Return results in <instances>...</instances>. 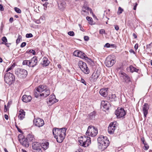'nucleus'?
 I'll list each match as a JSON object with an SVG mask.
<instances>
[{
  "label": "nucleus",
  "mask_w": 152,
  "mask_h": 152,
  "mask_svg": "<svg viewBox=\"0 0 152 152\" xmlns=\"http://www.w3.org/2000/svg\"><path fill=\"white\" fill-rule=\"evenodd\" d=\"M26 52L27 53L30 52L31 53H32V54L33 55L35 54V50H28Z\"/></svg>",
  "instance_id": "nucleus-45"
},
{
  "label": "nucleus",
  "mask_w": 152,
  "mask_h": 152,
  "mask_svg": "<svg viewBox=\"0 0 152 152\" xmlns=\"http://www.w3.org/2000/svg\"><path fill=\"white\" fill-rule=\"evenodd\" d=\"M22 37L21 35H18V37L16 40V42L17 44H18L19 43L20 41L22 40Z\"/></svg>",
  "instance_id": "nucleus-40"
},
{
  "label": "nucleus",
  "mask_w": 152,
  "mask_h": 152,
  "mask_svg": "<svg viewBox=\"0 0 152 152\" xmlns=\"http://www.w3.org/2000/svg\"><path fill=\"white\" fill-rule=\"evenodd\" d=\"M47 88L46 86L43 85H40L36 89L38 93L35 92L34 93L35 97H37L40 96V94H42V92L43 91Z\"/></svg>",
  "instance_id": "nucleus-9"
},
{
  "label": "nucleus",
  "mask_w": 152,
  "mask_h": 152,
  "mask_svg": "<svg viewBox=\"0 0 152 152\" xmlns=\"http://www.w3.org/2000/svg\"><path fill=\"white\" fill-rule=\"evenodd\" d=\"M98 133V130L96 128L93 126H89L86 133V135L91 137H95Z\"/></svg>",
  "instance_id": "nucleus-4"
},
{
  "label": "nucleus",
  "mask_w": 152,
  "mask_h": 152,
  "mask_svg": "<svg viewBox=\"0 0 152 152\" xmlns=\"http://www.w3.org/2000/svg\"><path fill=\"white\" fill-rule=\"evenodd\" d=\"M30 60L28 61L27 60H24L23 62V65H26L29 67L31 66V64H29V61Z\"/></svg>",
  "instance_id": "nucleus-33"
},
{
  "label": "nucleus",
  "mask_w": 152,
  "mask_h": 152,
  "mask_svg": "<svg viewBox=\"0 0 152 152\" xmlns=\"http://www.w3.org/2000/svg\"><path fill=\"white\" fill-rule=\"evenodd\" d=\"M45 15H43L42 16H41L39 20L40 21L41 23H43L45 21Z\"/></svg>",
  "instance_id": "nucleus-37"
},
{
  "label": "nucleus",
  "mask_w": 152,
  "mask_h": 152,
  "mask_svg": "<svg viewBox=\"0 0 152 152\" xmlns=\"http://www.w3.org/2000/svg\"><path fill=\"white\" fill-rule=\"evenodd\" d=\"M149 108L148 104L147 103H145L143 105V107L142 108L143 111L144 113V116L146 117L148 113V110Z\"/></svg>",
  "instance_id": "nucleus-20"
},
{
  "label": "nucleus",
  "mask_w": 152,
  "mask_h": 152,
  "mask_svg": "<svg viewBox=\"0 0 152 152\" xmlns=\"http://www.w3.org/2000/svg\"><path fill=\"white\" fill-rule=\"evenodd\" d=\"M34 125L38 127L42 126L44 124V122L42 119L40 118H35L33 121Z\"/></svg>",
  "instance_id": "nucleus-10"
},
{
  "label": "nucleus",
  "mask_w": 152,
  "mask_h": 152,
  "mask_svg": "<svg viewBox=\"0 0 152 152\" xmlns=\"http://www.w3.org/2000/svg\"><path fill=\"white\" fill-rule=\"evenodd\" d=\"M82 55H81V57H80V58L82 59H84L86 60H87L88 59H89L90 61L91 60V59L88 58V57H87V56L86 55V54H85L83 52H82Z\"/></svg>",
  "instance_id": "nucleus-32"
},
{
  "label": "nucleus",
  "mask_w": 152,
  "mask_h": 152,
  "mask_svg": "<svg viewBox=\"0 0 152 152\" xmlns=\"http://www.w3.org/2000/svg\"><path fill=\"white\" fill-rule=\"evenodd\" d=\"M123 11V9H122L121 7H119L118 8V10L117 12L118 14L119 15H120V14L122 13Z\"/></svg>",
  "instance_id": "nucleus-41"
},
{
  "label": "nucleus",
  "mask_w": 152,
  "mask_h": 152,
  "mask_svg": "<svg viewBox=\"0 0 152 152\" xmlns=\"http://www.w3.org/2000/svg\"><path fill=\"white\" fill-rule=\"evenodd\" d=\"M42 60L43 62L42 64L43 66H46L49 65L50 62L47 58L44 57L43 58Z\"/></svg>",
  "instance_id": "nucleus-25"
},
{
  "label": "nucleus",
  "mask_w": 152,
  "mask_h": 152,
  "mask_svg": "<svg viewBox=\"0 0 152 152\" xmlns=\"http://www.w3.org/2000/svg\"><path fill=\"white\" fill-rule=\"evenodd\" d=\"M26 45V43L25 42H23L20 45V47L21 48H23Z\"/></svg>",
  "instance_id": "nucleus-51"
},
{
  "label": "nucleus",
  "mask_w": 152,
  "mask_h": 152,
  "mask_svg": "<svg viewBox=\"0 0 152 152\" xmlns=\"http://www.w3.org/2000/svg\"><path fill=\"white\" fill-rule=\"evenodd\" d=\"M109 103L107 101H102L101 103V107H103V110L105 111L109 109Z\"/></svg>",
  "instance_id": "nucleus-15"
},
{
  "label": "nucleus",
  "mask_w": 152,
  "mask_h": 152,
  "mask_svg": "<svg viewBox=\"0 0 152 152\" xmlns=\"http://www.w3.org/2000/svg\"><path fill=\"white\" fill-rule=\"evenodd\" d=\"M84 39L85 41H88V40L89 38V37L87 36H84Z\"/></svg>",
  "instance_id": "nucleus-54"
},
{
  "label": "nucleus",
  "mask_w": 152,
  "mask_h": 152,
  "mask_svg": "<svg viewBox=\"0 0 152 152\" xmlns=\"http://www.w3.org/2000/svg\"><path fill=\"white\" fill-rule=\"evenodd\" d=\"M15 74L19 77L24 78L27 75L26 70L23 69L18 68L15 71Z\"/></svg>",
  "instance_id": "nucleus-5"
},
{
  "label": "nucleus",
  "mask_w": 152,
  "mask_h": 152,
  "mask_svg": "<svg viewBox=\"0 0 152 152\" xmlns=\"http://www.w3.org/2000/svg\"><path fill=\"white\" fill-rule=\"evenodd\" d=\"M111 98L113 99L114 100H115V99L116 97V95L115 94H113L111 95Z\"/></svg>",
  "instance_id": "nucleus-53"
},
{
  "label": "nucleus",
  "mask_w": 152,
  "mask_h": 152,
  "mask_svg": "<svg viewBox=\"0 0 152 152\" xmlns=\"http://www.w3.org/2000/svg\"><path fill=\"white\" fill-rule=\"evenodd\" d=\"M95 116V112L93 111L91 113L88 115V118L90 119H94Z\"/></svg>",
  "instance_id": "nucleus-31"
},
{
  "label": "nucleus",
  "mask_w": 152,
  "mask_h": 152,
  "mask_svg": "<svg viewBox=\"0 0 152 152\" xmlns=\"http://www.w3.org/2000/svg\"><path fill=\"white\" fill-rule=\"evenodd\" d=\"M10 77L11 78L12 83H13L15 81V77L12 73H10Z\"/></svg>",
  "instance_id": "nucleus-36"
},
{
  "label": "nucleus",
  "mask_w": 152,
  "mask_h": 152,
  "mask_svg": "<svg viewBox=\"0 0 152 152\" xmlns=\"http://www.w3.org/2000/svg\"><path fill=\"white\" fill-rule=\"evenodd\" d=\"M58 7L60 9L62 10L65 7L66 3L64 0H61L58 2Z\"/></svg>",
  "instance_id": "nucleus-14"
},
{
  "label": "nucleus",
  "mask_w": 152,
  "mask_h": 152,
  "mask_svg": "<svg viewBox=\"0 0 152 152\" xmlns=\"http://www.w3.org/2000/svg\"><path fill=\"white\" fill-rule=\"evenodd\" d=\"M105 33V31L103 29H101L99 31V34H102Z\"/></svg>",
  "instance_id": "nucleus-49"
},
{
  "label": "nucleus",
  "mask_w": 152,
  "mask_h": 152,
  "mask_svg": "<svg viewBox=\"0 0 152 152\" xmlns=\"http://www.w3.org/2000/svg\"><path fill=\"white\" fill-rule=\"evenodd\" d=\"M33 152H42L41 149L34 151Z\"/></svg>",
  "instance_id": "nucleus-64"
},
{
  "label": "nucleus",
  "mask_w": 152,
  "mask_h": 152,
  "mask_svg": "<svg viewBox=\"0 0 152 152\" xmlns=\"http://www.w3.org/2000/svg\"><path fill=\"white\" fill-rule=\"evenodd\" d=\"M15 63H14L13 64L10 66V70L12 69L13 68L15 67Z\"/></svg>",
  "instance_id": "nucleus-55"
},
{
  "label": "nucleus",
  "mask_w": 152,
  "mask_h": 152,
  "mask_svg": "<svg viewBox=\"0 0 152 152\" xmlns=\"http://www.w3.org/2000/svg\"><path fill=\"white\" fill-rule=\"evenodd\" d=\"M68 34L71 36H73L75 35L73 31H70L68 33Z\"/></svg>",
  "instance_id": "nucleus-46"
},
{
  "label": "nucleus",
  "mask_w": 152,
  "mask_h": 152,
  "mask_svg": "<svg viewBox=\"0 0 152 152\" xmlns=\"http://www.w3.org/2000/svg\"><path fill=\"white\" fill-rule=\"evenodd\" d=\"M86 20L89 21V23L91 25L93 24V21L92 18L91 17L87 16L86 17Z\"/></svg>",
  "instance_id": "nucleus-34"
},
{
  "label": "nucleus",
  "mask_w": 152,
  "mask_h": 152,
  "mask_svg": "<svg viewBox=\"0 0 152 152\" xmlns=\"http://www.w3.org/2000/svg\"><path fill=\"white\" fill-rule=\"evenodd\" d=\"M81 70L84 73L86 74H88L90 72V70L87 66H86H86L83 68H82Z\"/></svg>",
  "instance_id": "nucleus-29"
},
{
  "label": "nucleus",
  "mask_w": 152,
  "mask_h": 152,
  "mask_svg": "<svg viewBox=\"0 0 152 152\" xmlns=\"http://www.w3.org/2000/svg\"><path fill=\"white\" fill-rule=\"evenodd\" d=\"M80 82L83 83L85 85H86V82L85 81V80L83 78H81Z\"/></svg>",
  "instance_id": "nucleus-50"
},
{
  "label": "nucleus",
  "mask_w": 152,
  "mask_h": 152,
  "mask_svg": "<svg viewBox=\"0 0 152 152\" xmlns=\"http://www.w3.org/2000/svg\"><path fill=\"white\" fill-rule=\"evenodd\" d=\"M15 10V11L18 13H20L21 12V10L19 8L17 7L14 8Z\"/></svg>",
  "instance_id": "nucleus-42"
},
{
  "label": "nucleus",
  "mask_w": 152,
  "mask_h": 152,
  "mask_svg": "<svg viewBox=\"0 0 152 152\" xmlns=\"http://www.w3.org/2000/svg\"><path fill=\"white\" fill-rule=\"evenodd\" d=\"M89 7L86 5H84L82 7V11L84 12H86V10H88Z\"/></svg>",
  "instance_id": "nucleus-38"
},
{
  "label": "nucleus",
  "mask_w": 152,
  "mask_h": 152,
  "mask_svg": "<svg viewBox=\"0 0 152 152\" xmlns=\"http://www.w3.org/2000/svg\"><path fill=\"white\" fill-rule=\"evenodd\" d=\"M35 22L37 24H39L41 23L39 19L36 20H35Z\"/></svg>",
  "instance_id": "nucleus-59"
},
{
  "label": "nucleus",
  "mask_w": 152,
  "mask_h": 152,
  "mask_svg": "<svg viewBox=\"0 0 152 152\" xmlns=\"http://www.w3.org/2000/svg\"><path fill=\"white\" fill-rule=\"evenodd\" d=\"M99 72H94L92 75V79L94 81H96L99 77Z\"/></svg>",
  "instance_id": "nucleus-24"
},
{
  "label": "nucleus",
  "mask_w": 152,
  "mask_h": 152,
  "mask_svg": "<svg viewBox=\"0 0 152 152\" xmlns=\"http://www.w3.org/2000/svg\"><path fill=\"white\" fill-rule=\"evenodd\" d=\"M97 141L98 148L102 151L104 150L109 145V141L106 137L99 136L97 139Z\"/></svg>",
  "instance_id": "nucleus-2"
},
{
  "label": "nucleus",
  "mask_w": 152,
  "mask_h": 152,
  "mask_svg": "<svg viewBox=\"0 0 152 152\" xmlns=\"http://www.w3.org/2000/svg\"><path fill=\"white\" fill-rule=\"evenodd\" d=\"M50 94V91L49 89L47 88L45 89L42 94H40V96H43L44 97H46L49 96Z\"/></svg>",
  "instance_id": "nucleus-21"
},
{
  "label": "nucleus",
  "mask_w": 152,
  "mask_h": 152,
  "mask_svg": "<svg viewBox=\"0 0 152 152\" xmlns=\"http://www.w3.org/2000/svg\"><path fill=\"white\" fill-rule=\"evenodd\" d=\"M18 140L20 143L24 147L27 148L29 146V142L24 137V136L21 134H19L18 136Z\"/></svg>",
  "instance_id": "nucleus-6"
},
{
  "label": "nucleus",
  "mask_w": 152,
  "mask_h": 152,
  "mask_svg": "<svg viewBox=\"0 0 152 152\" xmlns=\"http://www.w3.org/2000/svg\"><path fill=\"white\" fill-rule=\"evenodd\" d=\"M33 37L32 34L31 33L27 34L26 35V37L27 38H30Z\"/></svg>",
  "instance_id": "nucleus-48"
},
{
  "label": "nucleus",
  "mask_w": 152,
  "mask_h": 152,
  "mask_svg": "<svg viewBox=\"0 0 152 152\" xmlns=\"http://www.w3.org/2000/svg\"><path fill=\"white\" fill-rule=\"evenodd\" d=\"M2 40L3 42L5 43H6L7 42V39L5 37H2Z\"/></svg>",
  "instance_id": "nucleus-47"
},
{
  "label": "nucleus",
  "mask_w": 152,
  "mask_h": 152,
  "mask_svg": "<svg viewBox=\"0 0 152 152\" xmlns=\"http://www.w3.org/2000/svg\"><path fill=\"white\" fill-rule=\"evenodd\" d=\"M55 97L56 96L54 94H52L49 97V102L53 104L54 103L55 101H54V100H55Z\"/></svg>",
  "instance_id": "nucleus-28"
},
{
  "label": "nucleus",
  "mask_w": 152,
  "mask_h": 152,
  "mask_svg": "<svg viewBox=\"0 0 152 152\" xmlns=\"http://www.w3.org/2000/svg\"><path fill=\"white\" fill-rule=\"evenodd\" d=\"M119 74L120 77L124 80L126 83H129L131 81L130 77L125 73L121 71Z\"/></svg>",
  "instance_id": "nucleus-12"
},
{
  "label": "nucleus",
  "mask_w": 152,
  "mask_h": 152,
  "mask_svg": "<svg viewBox=\"0 0 152 152\" xmlns=\"http://www.w3.org/2000/svg\"><path fill=\"white\" fill-rule=\"evenodd\" d=\"M90 138L86 136H81L79 140L80 145L84 147L88 146L91 143Z\"/></svg>",
  "instance_id": "nucleus-3"
},
{
  "label": "nucleus",
  "mask_w": 152,
  "mask_h": 152,
  "mask_svg": "<svg viewBox=\"0 0 152 152\" xmlns=\"http://www.w3.org/2000/svg\"><path fill=\"white\" fill-rule=\"evenodd\" d=\"M81 70L84 73L86 74H88L90 72V70L87 66H86H86L83 68H82Z\"/></svg>",
  "instance_id": "nucleus-30"
},
{
  "label": "nucleus",
  "mask_w": 152,
  "mask_h": 152,
  "mask_svg": "<svg viewBox=\"0 0 152 152\" xmlns=\"http://www.w3.org/2000/svg\"><path fill=\"white\" fill-rule=\"evenodd\" d=\"M4 7L2 5L0 4V10L1 11L4 10Z\"/></svg>",
  "instance_id": "nucleus-61"
},
{
  "label": "nucleus",
  "mask_w": 152,
  "mask_h": 152,
  "mask_svg": "<svg viewBox=\"0 0 152 152\" xmlns=\"http://www.w3.org/2000/svg\"><path fill=\"white\" fill-rule=\"evenodd\" d=\"M115 62V61L112 56H109L106 58L105 64L107 66L110 67L113 65Z\"/></svg>",
  "instance_id": "nucleus-8"
},
{
  "label": "nucleus",
  "mask_w": 152,
  "mask_h": 152,
  "mask_svg": "<svg viewBox=\"0 0 152 152\" xmlns=\"http://www.w3.org/2000/svg\"><path fill=\"white\" fill-rule=\"evenodd\" d=\"M78 64L81 70L82 69V68H83L84 67L86 66H86H87L86 63L82 61H79L78 62Z\"/></svg>",
  "instance_id": "nucleus-26"
},
{
  "label": "nucleus",
  "mask_w": 152,
  "mask_h": 152,
  "mask_svg": "<svg viewBox=\"0 0 152 152\" xmlns=\"http://www.w3.org/2000/svg\"><path fill=\"white\" fill-rule=\"evenodd\" d=\"M25 112L23 110H20L19 111L18 118L20 120H23L25 117Z\"/></svg>",
  "instance_id": "nucleus-22"
},
{
  "label": "nucleus",
  "mask_w": 152,
  "mask_h": 152,
  "mask_svg": "<svg viewBox=\"0 0 152 152\" xmlns=\"http://www.w3.org/2000/svg\"><path fill=\"white\" fill-rule=\"evenodd\" d=\"M31 97L30 96L24 95L22 96V100L23 102L27 103L30 102L31 101Z\"/></svg>",
  "instance_id": "nucleus-19"
},
{
  "label": "nucleus",
  "mask_w": 152,
  "mask_h": 152,
  "mask_svg": "<svg viewBox=\"0 0 152 152\" xmlns=\"http://www.w3.org/2000/svg\"><path fill=\"white\" fill-rule=\"evenodd\" d=\"M48 4V3H45V4H43V6L44 7V9H45V7L46 8H47V4Z\"/></svg>",
  "instance_id": "nucleus-58"
},
{
  "label": "nucleus",
  "mask_w": 152,
  "mask_h": 152,
  "mask_svg": "<svg viewBox=\"0 0 152 152\" xmlns=\"http://www.w3.org/2000/svg\"><path fill=\"white\" fill-rule=\"evenodd\" d=\"M28 142H33L34 139L33 136L31 134H29L27 135L26 137V138Z\"/></svg>",
  "instance_id": "nucleus-27"
},
{
  "label": "nucleus",
  "mask_w": 152,
  "mask_h": 152,
  "mask_svg": "<svg viewBox=\"0 0 152 152\" xmlns=\"http://www.w3.org/2000/svg\"><path fill=\"white\" fill-rule=\"evenodd\" d=\"M10 71V67H8L6 71V73L5 72V75L4 76V80L5 82L7 84L10 85V72H8Z\"/></svg>",
  "instance_id": "nucleus-13"
},
{
  "label": "nucleus",
  "mask_w": 152,
  "mask_h": 152,
  "mask_svg": "<svg viewBox=\"0 0 152 152\" xmlns=\"http://www.w3.org/2000/svg\"><path fill=\"white\" fill-rule=\"evenodd\" d=\"M137 3H136L135 4V5H134V7H133V9L134 10H135L136 9L137 7Z\"/></svg>",
  "instance_id": "nucleus-63"
},
{
  "label": "nucleus",
  "mask_w": 152,
  "mask_h": 152,
  "mask_svg": "<svg viewBox=\"0 0 152 152\" xmlns=\"http://www.w3.org/2000/svg\"><path fill=\"white\" fill-rule=\"evenodd\" d=\"M104 47H106L107 48H109L110 47V45L108 43H107L104 45Z\"/></svg>",
  "instance_id": "nucleus-57"
},
{
  "label": "nucleus",
  "mask_w": 152,
  "mask_h": 152,
  "mask_svg": "<svg viewBox=\"0 0 152 152\" xmlns=\"http://www.w3.org/2000/svg\"><path fill=\"white\" fill-rule=\"evenodd\" d=\"M130 69V71L131 72H133L134 71V69H135V67H133L132 66H129Z\"/></svg>",
  "instance_id": "nucleus-43"
},
{
  "label": "nucleus",
  "mask_w": 152,
  "mask_h": 152,
  "mask_svg": "<svg viewBox=\"0 0 152 152\" xmlns=\"http://www.w3.org/2000/svg\"><path fill=\"white\" fill-rule=\"evenodd\" d=\"M5 118L7 120H8L9 119V116L7 114H5L4 115Z\"/></svg>",
  "instance_id": "nucleus-60"
},
{
  "label": "nucleus",
  "mask_w": 152,
  "mask_h": 152,
  "mask_svg": "<svg viewBox=\"0 0 152 152\" xmlns=\"http://www.w3.org/2000/svg\"><path fill=\"white\" fill-rule=\"evenodd\" d=\"M115 114L118 118L124 117L126 114V112L122 108H118L115 112Z\"/></svg>",
  "instance_id": "nucleus-7"
},
{
  "label": "nucleus",
  "mask_w": 152,
  "mask_h": 152,
  "mask_svg": "<svg viewBox=\"0 0 152 152\" xmlns=\"http://www.w3.org/2000/svg\"><path fill=\"white\" fill-rule=\"evenodd\" d=\"M32 147L34 151L41 149L40 143L38 142H35L33 143Z\"/></svg>",
  "instance_id": "nucleus-16"
},
{
  "label": "nucleus",
  "mask_w": 152,
  "mask_h": 152,
  "mask_svg": "<svg viewBox=\"0 0 152 152\" xmlns=\"http://www.w3.org/2000/svg\"><path fill=\"white\" fill-rule=\"evenodd\" d=\"M41 148H42L43 149L45 150L49 147V143L48 142L45 141L42 143H40Z\"/></svg>",
  "instance_id": "nucleus-23"
},
{
  "label": "nucleus",
  "mask_w": 152,
  "mask_h": 152,
  "mask_svg": "<svg viewBox=\"0 0 152 152\" xmlns=\"http://www.w3.org/2000/svg\"><path fill=\"white\" fill-rule=\"evenodd\" d=\"M10 104V102L9 101L8 102L7 104V107L6 105H4V112H6L8 110V107L9 106V104Z\"/></svg>",
  "instance_id": "nucleus-35"
},
{
  "label": "nucleus",
  "mask_w": 152,
  "mask_h": 152,
  "mask_svg": "<svg viewBox=\"0 0 152 152\" xmlns=\"http://www.w3.org/2000/svg\"><path fill=\"white\" fill-rule=\"evenodd\" d=\"M138 44H136L134 46V48L135 50H137L138 49Z\"/></svg>",
  "instance_id": "nucleus-62"
},
{
  "label": "nucleus",
  "mask_w": 152,
  "mask_h": 152,
  "mask_svg": "<svg viewBox=\"0 0 152 152\" xmlns=\"http://www.w3.org/2000/svg\"><path fill=\"white\" fill-rule=\"evenodd\" d=\"M152 45V42L150 44L147 45H146V48L147 49H149L151 48V45Z\"/></svg>",
  "instance_id": "nucleus-52"
},
{
  "label": "nucleus",
  "mask_w": 152,
  "mask_h": 152,
  "mask_svg": "<svg viewBox=\"0 0 152 152\" xmlns=\"http://www.w3.org/2000/svg\"><path fill=\"white\" fill-rule=\"evenodd\" d=\"M80 53V51L78 50H75V51L73 53L74 56H75L78 57L79 55V53Z\"/></svg>",
  "instance_id": "nucleus-39"
},
{
  "label": "nucleus",
  "mask_w": 152,
  "mask_h": 152,
  "mask_svg": "<svg viewBox=\"0 0 152 152\" xmlns=\"http://www.w3.org/2000/svg\"><path fill=\"white\" fill-rule=\"evenodd\" d=\"M116 128V124L115 122L111 123L108 128V132L110 134H113Z\"/></svg>",
  "instance_id": "nucleus-11"
},
{
  "label": "nucleus",
  "mask_w": 152,
  "mask_h": 152,
  "mask_svg": "<svg viewBox=\"0 0 152 152\" xmlns=\"http://www.w3.org/2000/svg\"><path fill=\"white\" fill-rule=\"evenodd\" d=\"M37 59L36 57H34L29 61V64H31V66L34 67L37 64Z\"/></svg>",
  "instance_id": "nucleus-18"
},
{
  "label": "nucleus",
  "mask_w": 152,
  "mask_h": 152,
  "mask_svg": "<svg viewBox=\"0 0 152 152\" xmlns=\"http://www.w3.org/2000/svg\"><path fill=\"white\" fill-rule=\"evenodd\" d=\"M108 91V88H103L101 89L100 90L99 93L101 96L105 97L107 95Z\"/></svg>",
  "instance_id": "nucleus-17"
},
{
  "label": "nucleus",
  "mask_w": 152,
  "mask_h": 152,
  "mask_svg": "<svg viewBox=\"0 0 152 152\" xmlns=\"http://www.w3.org/2000/svg\"><path fill=\"white\" fill-rule=\"evenodd\" d=\"M115 29L118 31L119 29V27L117 25H115L114 26Z\"/></svg>",
  "instance_id": "nucleus-56"
},
{
  "label": "nucleus",
  "mask_w": 152,
  "mask_h": 152,
  "mask_svg": "<svg viewBox=\"0 0 152 152\" xmlns=\"http://www.w3.org/2000/svg\"><path fill=\"white\" fill-rule=\"evenodd\" d=\"M144 144V147L143 148L144 149L146 150H148L149 147L147 143L145 142Z\"/></svg>",
  "instance_id": "nucleus-44"
},
{
  "label": "nucleus",
  "mask_w": 152,
  "mask_h": 152,
  "mask_svg": "<svg viewBox=\"0 0 152 152\" xmlns=\"http://www.w3.org/2000/svg\"><path fill=\"white\" fill-rule=\"evenodd\" d=\"M66 129L65 128L59 129L54 128L53 133L57 141L59 143H61L64 140L66 135Z\"/></svg>",
  "instance_id": "nucleus-1"
}]
</instances>
